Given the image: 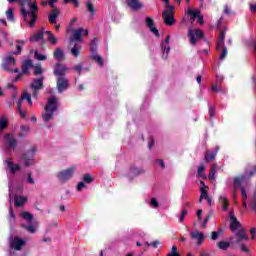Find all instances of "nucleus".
Wrapping results in <instances>:
<instances>
[{
    "label": "nucleus",
    "mask_w": 256,
    "mask_h": 256,
    "mask_svg": "<svg viewBox=\"0 0 256 256\" xmlns=\"http://www.w3.org/2000/svg\"><path fill=\"white\" fill-rule=\"evenodd\" d=\"M4 165L10 171V175H8L9 202L12 203L14 198L15 207H23L27 203V197L15 194V188L13 186V177H15L17 171H21V165L15 164L11 158L4 160Z\"/></svg>",
    "instance_id": "1"
},
{
    "label": "nucleus",
    "mask_w": 256,
    "mask_h": 256,
    "mask_svg": "<svg viewBox=\"0 0 256 256\" xmlns=\"http://www.w3.org/2000/svg\"><path fill=\"white\" fill-rule=\"evenodd\" d=\"M256 173V166L252 170L245 172L244 174L235 177L233 179L234 189H239L241 191V195L243 197L242 205L243 207H247V191H249L251 187V183H249V179L253 177Z\"/></svg>",
    "instance_id": "2"
},
{
    "label": "nucleus",
    "mask_w": 256,
    "mask_h": 256,
    "mask_svg": "<svg viewBox=\"0 0 256 256\" xmlns=\"http://www.w3.org/2000/svg\"><path fill=\"white\" fill-rule=\"evenodd\" d=\"M67 71H69V68L65 64L57 62L54 66L53 74L56 77V87L60 94L69 89V80L66 76Z\"/></svg>",
    "instance_id": "3"
},
{
    "label": "nucleus",
    "mask_w": 256,
    "mask_h": 256,
    "mask_svg": "<svg viewBox=\"0 0 256 256\" xmlns=\"http://www.w3.org/2000/svg\"><path fill=\"white\" fill-rule=\"evenodd\" d=\"M44 109H45V113L42 114V119L44 123H49V121L53 119V115H55V111L59 109V106L57 104V97L55 96L50 97Z\"/></svg>",
    "instance_id": "4"
},
{
    "label": "nucleus",
    "mask_w": 256,
    "mask_h": 256,
    "mask_svg": "<svg viewBox=\"0 0 256 256\" xmlns=\"http://www.w3.org/2000/svg\"><path fill=\"white\" fill-rule=\"evenodd\" d=\"M35 153H37V146H32L29 150L20 156V159L23 161L25 167H31V165H35Z\"/></svg>",
    "instance_id": "5"
},
{
    "label": "nucleus",
    "mask_w": 256,
    "mask_h": 256,
    "mask_svg": "<svg viewBox=\"0 0 256 256\" xmlns=\"http://www.w3.org/2000/svg\"><path fill=\"white\" fill-rule=\"evenodd\" d=\"M98 46H99V39L94 38L91 43H90V52H91V59L93 61H96L100 67H103L105 63L103 62V57L99 54H97L98 51Z\"/></svg>",
    "instance_id": "6"
},
{
    "label": "nucleus",
    "mask_w": 256,
    "mask_h": 256,
    "mask_svg": "<svg viewBox=\"0 0 256 256\" xmlns=\"http://www.w3.org/2000/svg\"><path fill=\"white\" fill-rule=\"evenodd\" d=\"M20 217L24 219L28 224H22V227L28 231V233H36L37 228H35V224H33L34 216L29 212H22Z\"/></svg>",
    "instance_id": "7"
},
{
    "label": "nucleus",
    "mask_w": 256,
    "mask_h": 256,
    "mask_svg": "<svg viewBox=\"0 0 256 256\" xmlns=\"http://www.w3.org/2000/svg\"><path fill=\"white\" fill-rule=\"evenodd\" d=\"M175 11V7L172 5H167L166 10L162 13V19H164L165 25L171 27L175 25V16L173 12Z\"/></svg>",
    "instance_id": "8"
},
{
    "label": "nucleus",
    "mask_w": 256,
    "mask_h": 256,
    "mask_svg": "<svg viewBox=\"0 0 256 256\" xmlns=\"http://www.w3.org/2000/svg\"><path fill=\"white\" fill-rule=\"evenodd\" d=\"M20 11L24 22L28 27H30V29H33V27H35V23H37V14L28 12L24 7H21Z\"/></svg>",
    "instance_id": "9"
},
{
    "label": "nucleus",
    "mask_w": 256,
    "mask_h": 256,
    "mask_svg": "<svg viewBox=\"0 0 256 256\" xmlns=\"http://www.w3.org/2000/svg\"><path fill=\"white\" fill-rule=\"evenodd\" d=\"M242 241H249V237L245 233L244 229H240L236 233V239L233 241L236 245H240L241 251L244 253H250L249 248L245 244H242Z\"/></svg>",
    "instance_id": "10"
},
{
    "label": "nucleus",
    "mask_w": 256,
    "mask_h": 256,
    "mask_svg": "<svg viewBox=\"0 0 256 256\" xmlns=\"http://www.w3.org/2000/svg\"><path fill=\"white\" fill-rule=\"evenodd\" d=\"M4 140V149L6 151H9V149L11 151H15V149H17V138H15V134L13 133H6L4 134L3 137Z\"/></svg>",
    "instance_id": "11"
},
{
    "label": "nucleus",
    "mask_w": 256,
    "mask_h": 256,
    "mask_svg": "<svg viewBox=\"0 0 256 256\" xmlns=\"http://www.w3.org/2000/svg\"><path fill=\"white\" fill-rule=\"evenodd\" d=\"M43 81H45V77H39V78H34L30 84V89H32V97L34 99L39 98V91L43 89Z\"/></svg>",
    "instance_id": "12"
},
{
    "label": "nucleus",
    "mask_w": 256,
    "mask_h": 256,
    "mask_svg": "<svg viewBox=\"0 0 256 256\" xmlns=\"http://www.w3.org/2000/svg\"><path fill=\"white\" fill-rule=\"evenodd\" d=\"M11 55L13 54H10V52H8V55L3 59L2 68L4 69V71H13V67L17 65V60Z\"/></svg>",
    "instance_id": "13"
},
{
    "label": "nucleus",
    "mask_w": 256,
    "mask_h": 256,
    "mask_svg": "<svg viewBox=\"0 0 256 256\" xmlns=\"http://www.w3.org/2000/svg\"><path fill=\"white\" fill-rule=\"evenodd\" d=\"M188 37L190 39V43L192 45H197V40L198 39H203V31L201 29L196 28V29H188Z\"/></svg>",
    "instance_id": "14"
},
{
    "label": "nucleus",
    "mask_w": 256,
    "mask_h": 256,
    "mask_svg": "<svg viewBox=\"0 0 256 256\" xmlns=\"http://www.w3.org/2000/svg\"><path fill=\"white\" fill-rule=\"evenodd\" d=\"M73 173H75V167H70L64 171H61L57 174V178L61 183H65L66 181H69L71 177H73Z\"/></svg>",
    "instance_id": "15"
},
{
    "label": "nucleus",
    "mask_w": 256,
    "mask_h": 256,
    "mask_svg": "<svg viewBox=\"0 0 256 256\" xmlns=\"http://www.w3.org/2000/svg\"><path fill=\"white\" fill-rule=\"evenodd\" d=\"M169 41H171V36L168 35L164 41L161 42V54L162 59H167L169 57V53L171 52V46L169 45Z\"/></svg>",
    "instance_id": "16"
},
{
    "label": "nucleus",
    "mask_w": 256,
    "mask_h": 256,
    "mask_svg": "<svg viewBox=\"0 0 256 256\" xmlns=\"http://www.w3.org/2000/svg\"><path fill=\"white\" fill-rule=\"evenodd\" d=\"M25 245V240L19 237H11L10 238V248L14 249L15 251H21Z\"/></svg>",
    "instance_id": "17"
},
{
    "label": "nucleus",
    "mask_w": 256,
    "mask_h": 256,
    "mask_svg": "<svg viewBox=\"0 0 256 256\" xmlns=\"http://www.w3.org/2000/svg\"><path fill=\"white\" fill-rule=\"evenodd\" d=\"M190 237L196 241L198 247L203 245V241L205 240V234H203V232H199V230L190 232Z\"/></svg>",
    "instance_id": "18"
},
{
    "label": "nucleus",
    "mask_w": 256,
    "mask_h": 256,
    "mask_svg": "<svg viewBox=\"0 0 256 256\" xmlns=\"http://www.w3.org/2000/svg\"><path fill=\"white\" fill-rule=\"evenodd\" d=\"M145 23H146V26L148 27V29H150L151 33H153V35H155V37H160L159 29H157V27H155V21L151 17H149V16L146 17Z\"/></svg>",
    "instance_id": "19"
},
{
    "label": "nucleus",
    "mask_w": 256,
    "mask_h": 256,
    "mask_svg": "<svg viewBox=\"0 0 256 256\" xmlns=\"http://www.w3.org/2000/svg\"><path fill=\"white\" fill-rule=\"evenodd\" d=\"M230 229L233 232L237 231V229H241V222L237 220L234 212H230Z\"/></svg>",
    "instance_id": "20"
},
{
    "label": "nucleus",
    "mask_w": 256,
    "mask_h": 256,
    "mask_svg": "<svg viewBox=\"0 0 256 256\" xmlns=\"http://www.w3.org/2000/svg\"><path fill=\"white\" fill-rule=\"evenodd\" d=\"M143 174V168H138L135 166H131L130 170L127 174L128 179L133 180L135 177H139V175Z\"/></svg>",
    "instance_id": "21"
},
{
    "label": "nucleus",
    "mask_w": 256,
    "mask_h": 256,
    "mask_svg": "<svg viewBox=\"0 0 256 256\" xmlns=\"http://www.w3.org/2000/svg\"><path fill=\"white\" fill-rule=\"evenodd\" d=\"M126 4L132 11H139V9H143V3L139 0H126Z\"/></svg>",
    "instance_id": "22"
},
{
    "label": "nucleus",
    "mask_w": 256,
    "mask_h": 256,
    "mask_svg": "<svg viewBox=\"0 0 256 256\" xmlns=\"http://www.w3.org/2000/svg\"><path fill=\"white\" fill-rule=\"evenodd\" d=\"M219 152V146H216L215 150H207L204 154V160L206 163H210L217 157V153Z\"/></svg>",
    "instance_id": "23"
},
{
    "label": "nucleus",
    "mask_w": 256,
    "mask_h": 256,
    "mask_svg": "<svg viewBox=\"0 0 256 256\" xmlns=\"http://www.w3.org/2000/svg\"><path fill=\"white\" fill-rule=\"evenodd\" d=\"M227 34V27H224V29L220 32V36L216 42V49L217 51L221 50V47L225 46V36Z\"/></svg>",
    "instance_id": "24"
},
{
    "label": "nucleus",
    "mask_w": 256,
    "mask_h": 256,
    "mask_svg": "<svg viewBox=\"0 0 256 256\" xmlns=\"http://www.w3.org/2000/svg\"><path fill=\"white\" fill-rule=\"evenodd\" d=\"M33 67V60L27 59L22 63V71L20 72V75H27L29 74V69Z\"/></svg>",
    "instance_id": "25"
},
{
    "label": "nucleus",
    "mask_w": 256,
    "mask_h": 256,
    "mask_svg": "<svg viewBox=\"0 0 256 256\" xmlns=\"http://www.w3.org/2000/svg\"><path fill=\"white\" fill-rule=\"evenodd\" d=\"M43 37H45V28H42L36 34L30 37V43H37L38 41H42Z\"/></svg>",
    "instance_id": "26"
},
{
    "label": "nucleus",
    "mask_w": 256,
    "mask_h": 256,
    "mask_svg": "<svg viewBox=\"0 0 256 256\" xmlns=\"http://www.w3.org/2000/svg\"><path fill=\"white\" fill-rule=\"evenodd\" d=\"M23 45H25V40H16V50L11 51L10 55H21V51H23Z\"/></svg>",
    "instance_id": "27"
},
{
    "label": "nucleus",
    "mask_w": 256,
    "mask_h": 256,
    "mask_svg": "<svg viewBox=\"0 0 256 256\" xmlns=\"http://www.w3.org/2000/svg\"><path fill=\"white\" fill-rule=\"evenodd\" d=\"M57 17H59V10H53L49 15H48V21L51 23V25H56L57 24Z\"/></svg>",
    "instance_id": "28"
},
{
    "label": "nucleus",
    "mask_w": 256,
    "mask_h": 256,
    "mask_svg": "<svg viewBox=\"0 0 256 256\" xmlns=\"http://www.w3.org/2000/svg\"><path fill=\"white\" fill-rule=\"evenodd\" d=\"M83 36V28H78L74 31L73 38L70 39V41H82Z\"/></svg>",
    "instance_id": "29"
},
{
    "label": "nucleus",
    "mask_w": 256,
    "mask_h": 256,
    "mask_svg": "<svg viewBox=\"0 0 256 256\" xmlns=\"http://www.w3.org/2000/svg\"><path fill=\"white\" fill-rule=\"evenodd\" d=\"M7 127H9V120H7V117H0V133H3Z\"/></svg>",
    "instance_id": "30"
},
{
    "label": "nucleus",
    "mask_w": 256,
    "mask_h": 256,
    "mask_svg": "<svg viewBox=\"0 0 256 256\" xmlns=\"http://www.w3.org/2000/svg\"><path fill=\"white\" fill-rule=\"evenodd\" d=\"M45 35H47V41L51 43V45H57V42L59 41L55 35L51 31H45Z\"/></svg>",
    "instance_id": "31"
},
{
    "label": "nucleus",
    "mask_w": 256,
    "mask_h": 256,
    "mask_svg": "<svg viewBox=\"0 0 256 256\" xmlns=\"http://www.w3.org/2000/svg\"><path fill=\"white\" fill-rule=\"evenodd\" d=\"M86 8H87V11H89V13H90L89 19H94L95 7L93 6V3H91V1L86 2Z\"/></svg>",
    "instance_id": "32"
},
{
    "label": "nucleus",
    "mask_w": 256,
    "mask_h": 256,
    "mask_svg": "<svg viewBox=\"0 0 256 256\" xmlns=\"http://www.w3.org/2000/svg\"><path fill=\"white\" fill-rule=\"evenodd\" d=\"M218 249H221V251H227L229 247H231V242L227 241H220L217 243Z\"/></svg>",
    "instance_id": "33"
},
{
    "label": "nucleus",
    "mask_w": 256,
    "mask_h": 256,
    "mask_svg": "<svg viewBox=\"0 0 256 256\" xmlns=\"http://www.w3.org/2000/svg\"><path fill=\"white\" fill-rule=\"evenodd\" d=\"M217 174V164H212L208 178L211 181H215V175Z\"/></svg>",
    "instance_id": "34"
},
{
    "label": "nucleus",
    "mask_w": 256,
    "mask_h": 256,
    "mask_svg": "<svg viewBox=\"0 0 256 256\" xmlns=\"http://www.w3.org/2000/svg\"><path fill=\"white\" fill-rule=\"evenodd\" d=\"M28 5L30 10H27V12L37 15V11H39V6H37V2H29Z\"/></svg>",
    "instance_id": "35"
},
{
    "label": "nucleus",
    "mask_w": 256,
    "mask_h": 256,
    "mask_svg": "<svg viewBox=\"0 0 256 256\" xmlns=\"http://www.w3.org/2000/svg\"><path fill=\"white\" fill-rule=\"evenodd\" d=\"M80 52H81V45H79V44H75L71 48V53H72L73 57H79Z\"/></svg>",
    "instance_id": "36"
},
{
    "label": "nucleus",
    "mask_w": 256,
    "mask_h": 256,
    "mask_svg": "<svg viewBox=\"0 0 256 256\" xmlns=\"http://www.w3.org/2000/svg\"><path fill=\"white\" fill-rule=\"evenodd\" d=\"M6 19L11 21V23L15 22V15L13 14V8H9L6 11Z\"/></svg>",
    "instance_id": "37"
},
{
    "label": "nucleus",
    "mask_w": 256,
    "mask_h": 256,
    "mask_svg": "<svg viewBox=\"0 0 256 256\" xmlns=\"http://www.w3.org/2000/svg\"><path fill=\"white\" fill-rule=\"evenodd\" d=\"M34 58L37 59V61H45L47 59V55L39 53V51L34 52Z\"/></svg>",
    "instance_id": "38"
},
{
    "label": "nucleus",
    "mask_w": 256,
    "mask_h": 256,
    "mask_svg": "<svg viewBox=\"0 0 256 256\" xmlns=\"http://www.w3.org/2000/svg\"><path fill=\"white\" fill-rule=\"evenodd\" d=\"M64 55L65 54L61 48H56V50L54 51L55 59H63Z\"/></svg>",
    "instance_id": "39"
},
{
    "label": "nucleus",
    "mask_w": 256,
    "mask_h": 256,
    "mask_svg": "<svg viewBox=\"0 0 256 256\" xmlns=\"http://www.w3.org/2000/svg\"><path fill=\"white\" fill-rule=\"evenodd\" d=\"M34 75L35 76L43 75V67L41 66V64H36L34 66Z\"/></svg>",
    "instance_id": "40"
},
{
    "label": "nucleus",
    "mask_w": 256,
    "mask_h": 256,
    "mask_svg": "<svg viewBox=\"0 0 256 256\" xmlns=\"http://www.w3.org/2000/svg\"><path fill=\"white\" fill-rule=\"evenodd\" d=\"M188 15H190L191 19L195 21L199 16V10L188 9Z\"/></svg>",
    "instance_id": "41"
},
{
    "label": "nucleus",
    "mask_w": 256,
    "mask_h": 256,
    "mask_svg": "<svg viewBox=\"0 0 256 256\" xmlns=\"http://www.w3.org/2000/svg\"><path fill=\"white\" fill-rule=\"evenodd\" d=\"M223 230L221 228L218 229V231H213L211 235L212 241H217L219 239V235H222Z\"/></svg>",
    "instance_id": "42"
},
{
    "label": "nucleus",
    "mask_w": 256,
    "mask_h": 256,
    "mask_svg": "<svg viewBox=\"0 0 256 256\" xmlns=\"http://www.w3.org/2000/svg\"><path fill=\"white\" fill-rule=\"evenodd\" d=\"M209 197L207 190H205V188H201L200 189V199H199V203H201V201H203V199H207Z\"/></svg>",
    "instance_id": "43"
},
{
    "label": "nucleus",
    "mask_w": 256,
    "mask_h": 256,
    "mask_svg": "<svg viewBox=\"0 0 256 256\" xmlns=\"http://www.w3.org/2000/svg\"><path fill=\"white\" fill-rule=\"evenodd\" d=\"M221 47H222V53L220 54L219 59L223 61V59L227 57L228 50H227V46H221Z\"/></svg>",
    "instance_id": "44"
},
{
    "label": "nucleus",
    "mask_w": 256,
    "mask_h": 256,
    "mask_svg": "<svg viewBox=\"0 0 256 256\" xmlns=\"http://www.w3.org/2000/svg\"><path fill=\"white\" fill-rule=\"evenodd\" d=\"M83 182L87 184L93 183V177H91V174H84Z\"/></svg>",
    "instance_id": "45"
},
{
    "label": "nucleus",
    "mask_w": 256,
    "mask_h": 256,
    "mask_svg": "<svg viewBox=\"0 0 256 256\" xmlns=\"http://www.w3.org/2000/svg\"><path fill=\"white\" fill-rule=\"evenodd\" d=\"M208 106H209V111H208L209 117L210 119H213L215 117V106H212L211 104H208Z\"/></svg>",
    "instance_id": "46"
},
{
    "label": "nucleus",
    "mask_w": 256,
    "mask_h": 256,
    "mask_svg": "<svg viewBox=\"0 0 256 256\" xmlns=\"http://www.w3.org/2000/svg\"><path fill=\"white\" fill-rule=\"evenodd\" d=\"M24 99H26L30 107H33V100H31V95L29 93L24 92Z\"/></svg>",
    "instance_id": "47"
},
{
    "label": "nucleus",
    "mask_w": 256,
    "mask_h": 256,
    "mask_svg": "<svg viewBox=\"0 0 256 256\" xmlns=\"http://www.w3.org/2000/svg\"><path fill=\"white\" fill-rule=\"evenodd\" d=\"M219 201H220L221 205L229 204V200L227 199V196H225V195H220Z\"/></svg>",
    "instance_id": "48"
},
{
    "label": "nucleus",
    "mask_w": 256,
    "mask_h": 256,
    "mask_svg": "<svg viewBox=\"0 0 256 256\" xmlns=\"http://www.w3.org/2000/svg\"><path fill=\"white\" fill-rule=\"evenodd\" d=\"M23 101H25V93H23L20 97V99L17 102V109H23L22 105H23Z\"/></svg>",
    "instance_id": "49"
},
{
    "label": "nucleus",
    "mask_w": 256,
    "mask_h": 256,
    "mask_svg": "<svg viewBox=\"0 0 256 256\" xmlns=\"http://www.w3.org/2000/svg\"><path fill=\"white\" fill-rule=\"evenodd\" d=\"M73 69L78 73V75H81V73H83V64H78L74 66Z\"/></svg>",
    "instance_id": "50"
},
{
    "label": "nucleus",
    "mask_w": 256,
    "mask_h": 256,
    "mask_svg": "<svg viewBox=\"0 0 256 256\" xmlns=\"http://www.w3.org/2000/svg\"><path fill=\"white\" fill-rule=\"evenodd\" d=\"M187 213H189L187 211V209H183L182 212H181V215H180V218H179V222L180 223H183V221H185V216L187 215Z\"/></svg>",
    "instance_id": "51"
},
{
    "label": "nucleus",
    "mask_w": 256,
    "mask_h": 256,
    "mask_svg": "<svg viewBox=\"0 0 256 256\" xmlns=\"http://www.w3.org/2000/svg\"><path fill=\"white\" fill-rule=\"evenodd\" d=\"M210 219H211V214H208V215L205 217L204 221L202 222V228H203V229H205V227H207V223H209Z\"/></svg>",
    "instance_id": "52"
},
{
    "label": "nucleus",
    "mask_w": 256,
    "mask_h": 256,
    "mask_svg": "<svg viewBox=\"0 0 256 256\" xmlns=\"http://www.w3.org/2000/svg\"><path fill=\"white\" fill-rule=\"evenodd\" d=\"M78 19L77 18H73L71 21H70V24L68 26V31H71L75 25V23H77Z\"/></svg>",
    "instance_id": "53"
},
{
    "label": "nucleus",
    "mask_w": 256,
    "mask_h": 256,
    "mask_svg": "<svg viewBox=\"0 0 256 256\" xmlns=\"http://www.w3.org/2000/svg\"><path fill=\"white\" fill-rule=\"evenodd\" d=\"M27 183L30 185H35V180H33V177H31V172L27 174Z\"/></svg>",
    "instance_id": "54"
},
{
    "label": "nucleus",
    "mask_w": 256,
    "mask_h": 256,
    "mask_svg": "<svg viewBox=\"0 0 256 256\" xmlns=\"http://www.w3.org/2000/svg\"><path fill=\"white\" fill-rule=\"evenodd\" d=\"M203 171H205V166L201 165L198 167V175L199 177H205V175L203 174Z\"/></svg>",
    "instance_id": "55"
},
{
    "label": "nucleus",
    "mask_w": 256,
    "mask_h": 256,
    "mask_svg": "<svg viewBox=\"0 0 256 256\" xmlns=\"http://www.w3.org/2000/svg\"><path fill=\"white\" fill-rule=\"evenodd\" d=\"M150 205H151V207H159V202H157V199H155V198H151V200H150Z\"/></svg>",
    "instance_id": "56"
},
{
    "label": "nucleus",
    "mask_w": 256,
    "mask_h": 256,
    "mask_svg": "<svg viewBox=\"0 0 256 256\" xmlns=\"http://www.w3.org/2000/svg\"><path fill=\"white\" fill-rule=\"evenodd\" d=\"M9 215H10V221L13 219L15 221V212H13V206H10L9 208Z\"/></svg>",
    "instance_id": "57"
},
{
    "label": "nucleus",
    "mask_w": 256,
    "mask_h": 256,
    "mask_svg": "<svg viewBox=\"0 0 256 256\" xmlns=\"http://www.w3.org/2000/svg\"><path fill=\"white\" fill-rule=\"evenodd\" d=\"M161 245V241L155 240L154 242L150 243V246L153 247L154 249H157Z\"/></svg>",
    "instance_id": "58"
},
{
    "label": "nucleus",
    "mask_w": 256,
    "mask_h": 256,
    "mask_svg": "<svg viewBox=\"0 0 256 256\" xmlns=\"http://www.w3.org/2000/svg\"><path fill=\"white\" fill-rule=\"evenodd\" d=\"M84 187H85V182L84 181L79 182L77 185V191H82Z\"/></svg>",
    "instance_id": "59"
},
{
    "label": "nucleus",
    "mask_w": 256,
    "mask_h": 256,
    "mask_svg": "<svg viewBox=\"0 0 256 256\" xmlns=\"http://www.w3.org/2000/svg\"><path fill=\"white\" fill-rule=\"evenodd\" d=\"M196 215L198 217V221H202L201 215H203V210L201 209L197 210Z\"/></svg>",
    "instance_id": "60"
},
{
    "label": "nucleus",
    "mask_w": 256,
    "mask_h": 256,
    "mask_svg": "<svg viewBox=\"0 0 256 256\" xmlns=\"http://www.w3.org/2000/svg\"><path fill=\"white\" fill-rule=\"evenodd\" d=\"M221 25H223V16H221L217 21V24H216L217 29H219Z\"/></svg>",
    "instance_id": "61"
},
{
    "label": "nucleus",
    "mask_w": 256,
    "mask_h": 256,
    "mask_svg": "<svg viewBox=\"0 0 256 256\" xmlns=\"http://www.w3.org/2000/svg\"><path fill=\"white\" fill-rule=\"evenodd\" d=\"M223 79H225V78L222 75H217L216 76L217 83H223Z\"/></svg>",
    "instance_id": "62"
},
{
    "label": "nucleus",
    "mask_w": 256,
    "mask_h": 256,
    "mask_svg": "<svg viewBox=\"0 0 256 256\" xmlns=\"http://www.w3.org/2000/svg\"><path fill=\"white\" fill-rule=\"evenodd\" d=\"M197 22L200 23V25H203L205 22L203 21V16L199 15L197 18Z\"/></svg>",
    "instance_id": "63"
},
{
    "label": "nucleus",
    "mask_w": 256,
    "mask_h": 256,
    "mask_svg": "<svg viewBox=\"0 0 256 256\" xmlns=\"http://www.w3.org/2000/svg\"><path fill=\"white\" fill-rule=\"evenodd\" d=\"M70 3L74 5V7H79V0H70Z\"/></svg>",
    "instance_id": "64"
}]
</instances>
